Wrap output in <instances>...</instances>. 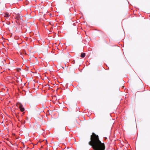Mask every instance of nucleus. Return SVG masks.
<instances>
[{"label":"nucleus","instance_id":"nucleus-1","mask_svg":"<svg viewBox=\"0 0 150 150\" xmlns=\"http://www.w3.org/2000/svg\"><path fill=\"white\" fill-rule=\"evenodd\" d=\"M89 144L91 146L94 150H104L105 146L103 143L99 140L98 135L93 133L91 137V141Z\"/></svg>","mask_w":150,"mask_h":150},{"label":"nucleus","instance_id":"nucleus-5","mask_svg":"<svg viewBox=\"0 0 150 150\" xmlns=\"http://www.w3.org/2000/svg\"><path fill=\"white\" fill-rule=\"evenodd\" d=\"M85 56V54L84 53H81V57L82 58H84Z\"/></svg>","mask_w":150,"mask_h":150},{"label":"nucleus","instance_id":"nucleus-4","mask_svg":"<svg viewBox=\"0 0 150 150\" xmlns=\"http://www.w3.org/2000/svg\"><path fill=\"white\" fill-rule=\"evenodd\" d=\"M10 16V15L8 13H5L4 16L6 18H8Z\"/></svg>","mask_w":150,"mask_h":150},{"label":"nucleus","instance_id":"nucleus-3","mask_svg":"<svg viewBox=\"0 0 150 150\" xmlns=\"http://www.w3.org/2000/svg\"><path fill=\"white\" fill-rule=\"evenodd\" d=\"M15 18L18 20H19L20 19L21 16L19 15H16Z\"/></svg>","mask_w":150,"mask_h":150},{"label":"nucleus","instance_id":"nucleus-2","mask_svg":"<svg viewBox=\"0 0 150 150\" xmlns=\"http://www.w3.org/2000/svg\"><path fill=\"white\" fill-rule=\"evenodd\" d=\"M17 105L19 106V108L21 112H23L24 111V108L23 107L22 104H21V103H18L17 104Z\"/></svg>","mask_w":150,"mask_h":150}]
</instances>
